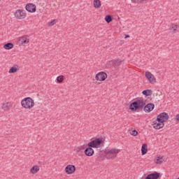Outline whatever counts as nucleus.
<instances>
[{
  "mask_svg": "<svg viewBox=\"0 0 179 179\" xmlns=\"http://www.w3.org/2000/svg\"><path fill=\"white\" fill-rule=\"evenodd\" d=\"M155 108V103H150L146 105V101L143 98H140L131 102L129 105V110L133 113L142 111L144 110L145 113H150Z\"/></svg>",
  "mask_w": 179,
  "mask_h": 179,
  "instance_id": "obj_1",
  "label": "nucleus"
},
{
  "mask_svg": "<svg viewBox=\"0 0 179 179\" xmlns=\"http://www.w3.org/2000/svg\"><path fill=\"white\" fill-rule=\"evenodd\" d=\"M121 152V150L117 148H112L108 150H105L103 153L105 155L106 159H109L114 160L115 157L118 155V153Z\"/></svg>",
  "mask_w": 179,
  "mask_h": 179,
  "instance_id": "obj_2",
  "label": "nucleus"
},
{
  "mask_svg": "<svg viewBox=\"0 0 179 179\" xmlns=\"http://www.w3.org/2000/svg\"><path fill=\"white\" fill-rule=\"evenodd\" d=\"M105 141L106 140L103 138H97L88 143V145L92 146L94 149H99L100 148L104 147Z\"/></svg>",
  "mask_w": 179,
  "mask_h": 179,
  "instance_id": "obj_3",
  "label": "nucleus"
},
{
  "mask_svg": "<svg viewBox=\"0 0 179 179\" xmlns=\"http://www.w3.org/2000/svg\"><path fill=\"white\" fill-rule=\"evenodd\" d=\"M21 106L23 108L30 109L34 107V100L28 96L21 101Z\"/></svg>",
  "mask_w": 179,
  "mask_h": 179,
  "instance_id": "obj_4",
  "label": "nucleus"
},
{
  "mask_svg": "<svg viewBox=\"0 0 179 179\" xmlns=\"http://www.w3.org/2000/svg\"><path fill=\"white\" fill-rule=\"evenodd\" d=\"M169 120V114L166 112L161 113L159 115L157 116V121L158 122H166Z\"/></svg>",
  "mask_w": 179,
  "mask_h": 179,
  "instance_id": "obj_5",
  "label": "nucleus"
},
{
  "mask_svg": "<svg viewBox=\"0 0 179 179\" xmlns=\"http://www.w3.org/2000/svg\"><path fill=\"white\" fill-rule=\"evenodd\" d=\"M14 16L18 20H22L26 17V13L23 10L18 9L15 10L14 13Z\"/></svg>",
  "mask_w": 179,
  "mask_h": 179,
  "instance_id": "obj_6",
  "label": "nucleus"
},
{
  "mask_svg": "<svg viewBox=\"0 0 179 179\" xmlns=\"http://www.w3.org/2000/svg\"><path fill=\"white\" fill-rule=\"evenodd\" d=\"M95 79L99 82H104V80L107 79V73L106 72L101 71L96 74Z\"/></svg>",
  "mask_w": 179,
  "mask_h": 179,
  "instance_id": "obj_7",
  "label": "nucleus"
},
{
  "mask_svg": "<svg viewBox=\"0 0 179 179\" xmlns=\"http://www.w3.org/2000/svg\"><path fill=\"white\" fill-rule=\"evenodd\" d=\"M25 9L29 13H34L37 10V6L34 3H29L25 6Z\"/></svg>",
  "mask_w": 179,
  "mask_h": 179,
  "instance_id": "obj_8",
  "label": "nucleus"
},
{
  "mask_svg": "<svg viewBox=\"0 0 179 179\" xmlns=\"http://www.w3.org/2000/svg\"><path fill=\"white\" fill-rule=\"evenodd\" d=\"M18 43L22 45L29 44V43H30V36L28 35H23L22 36L19 37Z\"/></svg>",
  "mask_w": 179,
  "mask_h": 179,
  "instance_id": "obj_9",
  "label": "nucleus"
},
{
  "mask_svg": "<svg viewBox=\"0 0 179 179\" xmlns=\"http://www.w3.org/2000/svg\"><path fill=\"white\" fill-rule=\"evenodd\" d=\"M88 148L85 149L84 153L85 156H87L88 157H92L93 155H94V150H93V148L90 146L89 143H87Z\"/></svg>",
  "mask_w": 179,
  "mask_h": 179,
  "instance_id": "obj_10",
  "label": "nucleus"
},
{
  "mask_svg": "<svg viewBox=\"0 0 179 179\" xmlns=\"http://www.w3.org/2000/svg\"><path fill=\"white\" fill-rule=\"evenodd\" d=\"M145 78H147L151 85H155V83H156V78L155 76H153V74H152V73L146 71Z\"/></svg>",
  "mask_w": 179,
  "mask_h": 179,
  "instance_id": "obj_11",
  "label": "nucleus"
},
{
  "mask_svg": "<svg viewBox=\"0 0 179 179\" xmlns=\"http://www.w3.org/2000/svg\"><path fill=\"white\" fill-rule=\"evenodd\" d=\"M86 148L85 145H81L76 148L74 150L76 152V155L77 156H79L80 157H82L83 156V150Z\"/></svg>",
  "mask_w": 179,
  "mask_h": 179,
  "instance_id": "obj_12",
  "label": "nucleus"
},
{
  "mask_svg": "<svg viewBox=\"0 0 179 179\" xmlns=\"http://www.w3.org/2000/svg\"><path fill=\"white\" fill-rule=\"evenodd\" d=\"M65 171L67 174H73L74 171H76V168L74 165H68L65 168Z\"/></svg>",
  "mask_w": 179,
  "mask_h": 179,
  "instance_id": "obj_13",
  "label": "nucleus"
},
{
  "mask_svg": "<svg viewBox=\"0 0 179 179\" xmlns=\"http://www.w3.org/2000/svg\"><path fill=\"white\" fill-rule=\"evenodd\" d=\"M160 177V173L155 171L152 173L148 174L146 177L145 179H159Z\"/></svg>",
  "mask_w": 179,
  "mask_h": 179,
  "instance_id": "obj_14",
  "label": "nucleus"
},
{
  "mask_svg": "<svg viewBox=\"0 0 179 179\" xmlns=\"http://www.w3.org/2000/svg\"><path fill=\"white\" fill-rule=\"evenodd\" d=\"M2 110L3 111H9L10 108H12V103L11 102H6L2 104L1 106Z\"/></svg>",
  "mask_w": 179,
  "mask_h": 179,
  "instance_id": "obj_15",
  "label": "nucleus"
},
{
  "mask_svg": "<svg viewBox=\"0 0 179 179\" xmlns=\"http://www.w3.org/2000/svg\"><path fill=\"white\" fill-rule=\"evenodd\" d=\"M20 69L19 65L15 64L13 66H12L9 71L8 73H16L17 71H18Z\"/></svg>",
  "mask_w": 179,
  "mask_h": 179,
  "instance_id": "obj_16",
  "label": "nucleus"
},
{
  "mask_svg": "<svg viewBox=\"0 0 179 179\" xmlns=\"http://www.w3.org/2000/svg\"><path fill=\"white\" fill-rule=\"evenodd\" d=\"M38 171H40V166L37 165H34L30 169V173H31V174H37Z\"/></svg>",
  "mask_w": 179,
  "mask_h": 179,
  "instance_id": "obj_17",
  "label": "nucleus"
},
{
  "mask_svg": "<svg viewBox=\"0 0 179 179\" xmlns=\"http://www.w3.org/2000/svg\"><path fill=\"white\" fill-rule=\"evenodd\" d=\"M163 127H164V122H154L153 123V128H155V129H160L162 128H163Z\"/></svg>",
  "mask_w": 179,
  "mask_h": 179,
  "instance_id": "obj_18",
  "label": "nucleus"
},
{
  "mask_svg": "<svg viewBox=\"0 0 179 179\" xmlns=\"http://www.w3.org/2000/svg\"><path fill=\"white\" fill-rule=\"evenodd\" d=\"M111 62L113 64V66H120L121 65V63L124 62V60H120V59H113L111 61Z\"/></svg>",
  "mask_w": 179,
  "mask_h": 179,
  "instance_id": "obj_19",
  "label": "nucleus"
},
{
  "mask_svg": "<svg viewBox=\"0 0 179 179\" xmlns=\"http://www.w3.org/2000/svg\"><path fill=\"white\" fill-rule=\"evenodd\" d=\"M94 8L96 9H100L101 8V1L100 0H94Z\"/></svg>",
  "mask_w": 179,
  "mask_h": 179,
  "instance_id": "obj_20",
  "label": "nucleus"
},
{
  "mask_svg": "<svg viewBox=\"0 0 179 179\" xmlns=\"http://www.w3.org/2000/svg\"><path fill=\"white\" fill-rule=\"evenodd\" d=\"M148 153V145L146 144H143L141 147V155L143 156H145Z\"/></svg>",
  "mask_w": 179,
  "mask_h": 179,
  "instance_id": "obj_21",
  "label": "nucleus"
},
{
  "mask_svg": "<svg viewBox=\"0 0 179 179\" xmlns=\"http://www.w3.org/2000/svg\"><path fill=\"white\" fill-rule=\"evenodd\" d=\"M142 94L144 96H152L153 94V91L152 90H145L143 91Z\"/></svg>",
  "mask_w": 179,
  "mask_h": 179,
  "instance_id": "obj_22",
  "label": "nucleus"
},
{
  "mask_svg": "<svg viewBox=\"0 0 179 179\" xmlns=\"http://www.w3.org/2000/svg\"><path fill=\"white\" fill-rule=\"evenodd\" d=\"M3 48L5 50H12V48H13V44L10 42L4 44Z\"/></svg>",
  "mask_w": 179,
  "mask_h": 179,
  "instance_id": "obj_23",
  "label": "nucleus"
},
{
  "mask_svg": "<svg viewBox=\"0 0 179 179\" xmlns=\"http://www.w3.org/2000/svg\"><path fill=\"white\" fill-rule=\"evenodd\" d=\"M113 16L110 15H107L106 17H105V20L106 22V23H111V22H113Z\"/></svg>",
  "mask_w": 179,
  "mask_h": 179,
  "instance_id": "obj_24",
  "label": "nucleus"
},
{
  "mask_svg": "<svg viewBox=\"0 0 179 179\" xmlns=\"http://www.w3.org/2000/svg\"><path fill=\"white\" fill-rule=\"evenodd\" d=\"M65 80V76H59L57 78V83H62Z\"/></svg>",
  "mask_w": 179,
  "mask_h": 179,
  "instance_id": "obj_25",
  "label": "nucleus"
},
{
  "mask_svg": "<svg viewBox=\"0 0 179 179\" xmlns=\"http://www.w3.org/2000/svg\"><path fill=\"white\" fill-rule=\"evenodd\" d=\"M156 164H162L163 163V157H157Z\"/></svg>",
  "mask_w": 179,
  "mask_h": 179,
  "instance_id": "obj_26",
  "label": "nucleus"
},
{
  "mask_svg": "<svg viewBox=\"0 0 179 179\" xmlns=\"http://www.w3.org/2000/svg\"><path fill=\"white\" fill-rule=\"evenodd\" d=\"M130 134L132 135V136H138V131H136V129L132 130L130 132Z\"/></svg>",
  "mask_w": 179,
  "mask_h": 179,
  "instance_id": "obj_27",
  "label": "nucleus"
},
{
  "mask_svg": "<svg viewBox=\"0 0 179 179\" xmlns=\"http://www.w3.org/2000/svg\"><path fill=\"white\" fill-rule=\"evenodd\" d=\"M56 23H57V20H53L50 22H49L48 26L49 27H51L54 26V24H55Z\"/></svg>",
  "mask_w": 179,
  "mask_h": 179,
  "instance_id": "obj_28",
  "label": "nucleus"
},
{
  "mask_svg": "<svg viewBox=\"0 0 179 179\" xmlns=\"http://www.w3.org/2000/svg\"><path fill=\"white\" fill-rule=\"evenodd\" d=\"M171 29H173V31H177V25L172 24L171 27Z\"/></svg>",
  "mask_w": 179,
  "mask_h": 179,
  "instance_id": "obj_29",
  "label": "nucleus"
},
{
  "mask_svg": "<svg viewBox=\"0 0 179 179\" xmlns=\"http://www.w3.org/2000/svg\"><path fill=\"white\" fill-rule=\"evenodd\" d=\"M143 1H148V0H141ZM131 2L133 3H138V2H139V0H131Z\"/></svg>",
  "mask_w": 179,
  "mask_h": 179,
  "instance_id": "obj_30",
  "label": "nucleus"
},
{
  "mask_svg": "<svg viewBox=\"0 0 179 179\" xmlns=\"http://www.w3.org/2000/svg\"><path fill=\"white\" fill-rule=\"evenodd\" d=\"M176 121H177L178 122H179V114L176 115V117H175Z\"/></svg>",
  "mask_w": 179,
  "mask_h": 179,
  "instance_id": "obj_31",
  "label": "nucleus"
},
{
  "mask_svg": "<svg viewBox=\"0 0 179 179\" xmlns=\"http://www.w3.org/2000/svg\"><path fill=\"white\" fill-rule=\"evenodd\" d=\"M129 38V35H125L124 38Z\"/></svg>",
  "mask_w": 179,
  "mask_h": 179,
  "instance_id": "obj_32",
  "label": "nucleus"
},
{
  "mask_svg": "<svg viewBox=\"0 0 179 179\" xmlns=\"http://www.w3.org/2000/svg\"><path fill=\"white\" fill-rule=\"evenodd\" d=\"M1 1H2V0H0V2H1Z\"/></svg>",
  "mask_w": 179,
  "mask_h": 179,
  "instance_id": "obj_33",
  "label": "nucleus"
}]
</instances>
